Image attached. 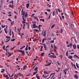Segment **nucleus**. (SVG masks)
<instances>
[{
    "label": "nucleus",
    "instance_id": "473e14b6",
    "mask_svg": "<svg viewBox=\"0 0 79 79\" xmlns=\"http://www.w3.org/2000/svg\"><path fill=\"white\" fill-rule=\"evenodd\" d=\"M73 66H74V68H75V69H77V68H76V65H75V64H73Z\"/></svg>",
    "mask_w": 79,
    "mask_h": 79
},
{
    "label": "nucleus",
    "instance_id": "0e129e2a",
    "mask_svg": "<svg viewBox=\"0 0 79 79\" xmlns=\"http://www.w3.org/2000/svg\"><path fill=\"white\" fill-rule=\"evenodd\" d=\"M25 50L26 51L27 50H28V48H25Z\"/></svg>",
    "mask_w": 79,
    "mask_h": 79
},
{
    "label": "nucleus",
    "instance_id": "3c124183",
    "mask_svg": "<svg viewBox=\"0 0 79 79\" xmlns=\"http://www.w3.org/2000/svg\"><path fill=\"white\" fill-rule=\"evenodd\" d=\"M53 79H55V77H53V76H52V77H51V79H53Z\"/></svg>",
    "mask_w": 79,
    "mask_h": 79
},
{
    "label": "nucleus",
    "instance_id": "4468645a",
    "mask_svg": "<svg viewBox=\"0 0 79 79\" xmlns=\"http://www.w3.org/2000/svg\"><path fill=\"white\" fill-rule=\"evenodd\" d=\"M64 15L66 18V20H68V17H68V15H67V14H66V13H65Z\"/></svg>",
    "mask_w": 79,
    "mask_h": 79
},
{
    "label": "nucleus",
    "instance_id": "f8f14e48",
    "mask_svg": "<svg viewBox=\"0 0 79 79\" xmlns=\"http://www.w3.org/2000/svg\"><path fill=\"white\" fill-rule=\"evenodd\" d=\"M68 58L70 59H73V56H68Z\"/></svg>",
    "mask_w": 79,
    "mask_h": 79
},
{
    "label": "nucleus",
    "instance_id": "c03bdc74",
    "mask_svg": "<svg viewBox=\"0 0 79 79\" xmlns=\"http://www.w3.org/2000/svg\"><path fill=\"white\" fill-rule=\"evenodd\" d=\"M21 74V73H17V76H21V75H20V74Z\"/></svg>",
    "mask_w": 79,
    "mask_h": 79
},
{
    "label": "nucleus",
    "instance_id": "69168bd1",
    "mask_svg": "<svg viewBox=\"0 0 79 79\" xmlns=\"http://www.w3.org/2000/svg\"><path fill=\"white\" fill-rule=\"evenodd\" d=\"M31 47H28V50H31Z\"/></svg>",
    "mask_w": 79,
    "mask_h": 79
},
{
    "label": "nucleus",
    "instance_id": "f257e3e1",
    "mask_svg": "<svg viewBox=\"0 0 79 79\" xmlns=\"http://www.w3.org/2000/svg\"><path fill=\"white\" fill-rule=\"evenodd\" d=\"M22 16V19H23V21L22 22V23H24L25 24L26 22V18H27V16H28V15L27 14V12H25L24 11L23 12V9L21 11V15H23Z\"/></svg>",
    "mask_w": 79,
    "mask_h": 79
},
{
    "label": "nucleus",
    "instance_id": "39448f33",
    "mask_svg": "<svg viewBox=\"0 0 79 79\" xmlns=\"http://www.w3.org/2000/svg\"><path fill=\"white\" fill-rule=\"evenodd\" d=\"M33 27L34 29H35V28H37V27H37V26L36 25L35 23L33 24Z\"/></svg>",
    "mask_w": 79,
    "mask_h": 79
},
{
    "label": "nucleus",
    "instance_id": "2eb2a0df",
    "mask_svg": "<svg viewBox=\"0 0 79 79\" xmlns=\"http://www.w3.org/2000/svg\"><path fill=\"white\" fill-rule=\"evenodd\" d=\"M73 47L74 49H76V44H73Z\"/></svg>",
    "mask_w": 79,
    "mask_h": 79
},
{
    "label": "nucleus",
    "instance_id": "f3484780",
    "mask_svg": "<svg viewBox=\"0 0 79 79\" xmlns=\"http://www.w3.org/2000/svg\"><path fill=\"white\" fill-rule=\"evenodd\" d=\"M38 72V70H36V72H34L33 73V75H35L36 74V73H37V72Z\"/></svg>",
    "mask_w": 79,
    "mask_h": 79
},
{
    "label": "nucleus",
    "instance_id": "864d4df0",
    "mask_svg": "<svg viewBox=\"0 0 79 79\" xmlns=\"http://www.w3.org/2000/svg\"><path fill=\"white\" fill-rule=\"evenodd\" d=\"M50 17H51V13H50L49 16L48 18V19H50Z\"/></svg>",
    "mask_w": 79,
    "mask_h": 79
},
{
    "label": "nucleus",
    "instance_id": "0eeeda50",
    "mask_svg": "<svg viewBox=\"0 0 79 79\" xmlns=\"http://www.w3.org/2000/svg\"><path fill=\"white\" fill-rule=\"evenodd\" d=\"M50 65H51V63H49L45 65V66H50Z\"/></svg>",
    "mask_w": 79,
    "mask_h": 79
},
{
    "label": "nucleus",
    "instance_id": "9b49d317",
    "mask_svg": "<svg viewBox=\"0 0 79 79\" xmlns=\"http://www.w3.org/2000/svg\"><path fill=\"white\" fill-rule=\"evenodd\" d=\"M73 57L74 58H77L78 59H79V57L76 54L74 55Z\"/></svg>",
    "mask_w": 79,
    "mask_h": 79
},
{
    "label": "nucleus",
    "instance_id": "c85d7f7f",
    "mask_svg": "<svg viewBox=\"0 0 79 79\" xmlns=\"http://www.w3.org/2000/svg\"><path fill=\"white\" fill-rule=\"evenodd\" d=\"M44 74H48V72L47 71H44Z\"/></svg>",
    "mask_w": 79,
    "mask_h": 79
},
{
    "label": "nucleus",
    "instance_id": "20e7f679",
    "mask_svg": "<svg viewBox=\"0 0 79 79\" xmlns=\"http://www.w3.org/2000/svg\"><path fill=\"white\" fill-rule=\"evenodd\" d=\"M50 58H56V56L55 55H51L49 56Z\"/></svg>",
    "mask_w": 79,
    "mask_h": 79
},
{
    "label": "nucleus",
    "instance_id": "ddd939ff",
    "mask_svg": "<svg viewBox=\"0 0 79 79\" xmlns=\"http://www.w3.org/2000/svg\"><path fill=\"white\" fill-rule=\"evenodd\" d=\"M33 18H34L35 19H36V20H37V21H39V19H38L37 17L36 16L35 17V16H34L33 17Z\"/></svg>",
    "mask_w": 79,
    "mask_h": 79
},
{
    "label": "nucleus",
    "instance_id": "ea45409f",
    "mask_svg": "<svg viewBox=\"0 0 79 79\" xmlns=\"http://www.w3.org/2000/svg\"><path fill=\"white\" fill-rule=\"evenodd\" d=\"M55 10H54L53 12V14L52 15L53 16H54L55 15Z\"/></svg>",
    "mask_w": 79,
    "mask_h": 79
},
{
    "label": "nucleus",
    "instance_id": "603ef678",
    "mask_svg": "<svg viewBox=\"0 0 79 79\" xmlns=\"http://www.w3.org/2000/svg\"><path fill=\"white\" fill-rule=\"evenodd\" d=\"M11 54L10 53L9 55H8V57H10V56H11Z\"/></svg>",
    "mask_w": 79,
    "mask_h": 79
},
{
    "label": "nucleus",
    "instance_id": "de8ad7c7",
    "mask_svg": "<svg viewBox=\"0 0 79 79\" xmlns=\"http://www.w3.org/2000/svg\"><path fill=\"white\" fill-rule=\"evenodd\" d=\"M5 46H3V49L4 50H5Z\"/></svg>",
    "mask_w": 79,
    "mask_h": 79
},
{
    "label": "nucleus",
    "instance_id": "774afa93",
    "mask_svg": "<svg viewBox=\"0 0 79 79\" xmlns=\"http://www.w3.org/2000/svg\"><path fill=\"white\" fill-rule=\"evenodd\" d=\"M8 16L9 17H10V16H11V15L10 14V15H8Z\"/></svg>",
    "mask_w": 79,
    "mask_h": 79
},
{
    "label": "nucleus",
    "instance_id": "a211bd4d",
    "mask_svg": "<svg viewBox=\"0 0 79 79\" xmlns=\"http://www.w3.org/2000/svg\"><path fill=\"white\" fill-rule=\"evenodd\" d=\"M71 40H76V38H75V37H73L71 38Z\"/></svg>",
    "mask_w": 79,
    "mask_h": 79
},
{
    "label": "nucleus",
    "instance_id": "2f4dec72",
    "mask_svg": "<svg viewBox=\"0 0 79 79\" xmlns=\"http://www.w3.org/2000/svg\"><path fill=\"white\" fill-rule=\"evenodd\" d=\"M23 29H24V28L25 27V26H26V25H25V24H23Z\"/></svg>",
    "mask_w": 79,
    "mask_h": 79
},
{
    "label": "nucleus",
    "instance_id": "5701e85b",
    "mask_svg": "<svg viewBox=\"0 0 79 79\" xmlns=\"http://www.w3.org/2000/svg\"><path fill=\"white\" fill-rule=\"evenodd\" d=\"M17 67L18 70H19V69H20V67H19V66L18 65H17Z\"/></svg>",
    "mask_w": 79,
    "mask_h": 79
},
{
    "label": "nucleus",
    "instance_id": "09e8293b",
    "mask_svg": "<svg viewBox=\"0 0 79 79\" xmlns=\"http://www.w3.org/2000/svg\"><path fill=\"white\" fill-rule=\"evenodd\" d=\"M50 43H54V40H52L50 41Z\"/></svg>",
    "mask_w": 79,
    "mask_h": 79
},
{
    "label": "nucleus",
    "instance_id": "f704fd0d",
    "mask_svg": "<svg viewBox=\"0 0 79 79\" xmlns=\"http://www.w3.org/2000/svg\"><path fill=\"white\" fill-rule=\"evenodd\" d=\"M37 69H38V67H36L35 69L34 70L35 71H37Z\"/></svg>",
    "mask_w": 79,
    "mask_h": 79
},
{
    "label": "nucleus",
    "instance_id": "c9c22d12",
    "mask_svg": "<svg viewBox=\"0 0 79 79\" xmlns=\"http://www.w3.org/2000/svg\"><path fill=\"white\" fill-rule=\"evenodd\" d=\"M60 33H63V29H61L60 30Z\"/></svg>",
    "mask_w": 79,
    "mask_h": 79
},
{
    "label": "nucleus",
    "instance_id": "9d476101",
    "mask_svg": "<svg viewBox=\"0 0 79 79\" xmlns=\"http://www.w3.org/2000/svg\"><path fill=\"white\" fill-rule=\"evenodd\" d=\"M9 6L10 7V8H13V7L14 6V5L13 4H10V5H9Z\"/></svg>",
    "mask_w": 79,
    "mask_h": 79
},
{
    "label": "nucleus",
    "instance_id": "aec40b11",
    "mask_svg": "<svg viewBox=\"0 0 79 79\" xmlns=\"http://www.w3.org/2000/svg\"><path fill=\"white\" fill-rule=\"evenodd\" d=\"M25 47L26 46H23L21 48H20V50H23V48H25Z\"/></svg>",
    "mask_w": 79,
    "mask_h": 79
},
{
    "label": "nucleus",
    "instance_id": "6ab92c4d",
    "mask_svg": "<svg viewBox=\"0 0 79 79\" xmlns=\"http://www.w3.org/2000/svg\"><path fill=\"white\" fill-rule=\"evenodd\" d=\"M26 6L27 8H29V3L27 4Z\"/></svg>",
    "mask_w": 79,
    "mask_h": 79
},
{
    "label": "nucleus",
    "instance_id": "c756f323",
    "mask_svg": "<svg viewBox=\"0 0 79 79\" xmlns=\"http://www.w3.org/2000/svg\"><path fill=\"white\" fill-rule=\"evenodd\" d=\"M6 38H7V39H9V40H10V36H6Z\"/></svg>",
    "mask_w": 79,
    "mask_h": 79
},
{
    "label": "nucleus",
    "instance_id": "6e6d98bb",
    "mask_svg": "<svg viewBox=\"0 0 79 79\" xmlns=\"http://www.w3.org/2000/svg\"><path fill=\"white\" fill-rule=\"evenodd\" d=\"M14 74H15V73H14L13 74H12L11 76L10 75H9L10 77H13V76H14Z\"/></svg>",
    "mask_w": 79,
    "mask_h": 79
},
{
    "label": "nucleus",
    "instance_id": "7ed1b4c3",
    "mask_svg": "<svg viewBox=\"0 0 79 79\" xmlns=\"http://www.w3.org/2000/svg\"><path fill=\"white\" fill-rule=\"evenodd\" d=\"M68 69H64L63 70L65 75H66V73H67V72H68Z\"/></svg>",
    "mask_w": 79,
    "mask_h": 79
},
{
    "label": "nucleus",
    "instance_id": "4be33fe9",
    "mask_svg": "<svg viewBox=\"0 0 79 79\" xmlns=\"http://www.w3.org/2000/svg\"><path fill=\"white\" fill-rule=\"evenodd\" d=\"M27 66L26 65H25L23 67V70H24L26 69V68H27Z\"/></svg>",
    "mask_w": 79,
    "mask_h": 79
},
{
    "label": "nucleus",
    "instance_id": "412c9836",
    "mask_svg": "<svg viewBox=\"0 0 79 79\" xmlns=\"http://www.w3.org/2000/svg\"><path fill=\"white\" fill-rule=\"evenodd\" d=\"M37 75H38V74H36V76L37 78L38 79H40V77H39V76Z\"/></svg>",
    "mask_w": 79,
    "mask_h": 79
},
{
    "label": "nucleus",
    "instance_id": "e433bc0d",
    "mask_svg": "<svg viewBox=\"0 0 79 79\" xmlns=\"http://www.w3.org/2000/svg\"><path fill=\"white\" fill-rule=\"evenodd\" d=\"M54 50H56V46L55 44L54 45Z\"/></svg>",
    "mask_w": 79,
    "mask_h": 79
},
{
    "label": "nucleus",
    "instance_id": "b1692460",
    "mask_svg": "<svg viewBox=\"0 0 79 79\" xmlns=\"http://www.w3.org/2000/svg\"><path fill=\"white\" fill-rule=\"evenodd\" d=\"M40 21H43V22H44V21H45V20H44V19H40Z\"/></svg>",
    "mask_w": 79,
    "mask_h": 79
},
{
    "label": "nucleus",
    "instance_id": "052dcab7",
    "mask_svg": "<svg viewBox=\"0 0 79 79\" xmlns=\"http://www.w3.org/2000/svg\"><path fill=\"white\" fill-rule=\"evenodd\" d=\"M77 49H79V44H78L77 45Z\"/></svg>",
    "mask_w": 79,
    "mask_h": 79
},
{
    "label": "nucleus",
    "instance_id": "393cba45",
    "mask_svg": "<svg viewBox=\"0 0 79 79\" xmlns=\"http://www.w3.org/2000/svg\"><path fill=\"white\" fill-rule=\"evenodd\" d=\"M47 11H48V12H50V11H51V10L49 9H48L46 10Z\"/></svg>",
    "mask_w": 79,
    "mask_h": 79
},
{
    "label": "nucleus",
    "instance_id": "4d7b16f0",
    "mask_svg": "<svg viewBox=\"0 0 79 79\" xmlns=\"http://www.w3.org/2000/svg\"><path fill=\"white\" fill-rule=\"evenodd\" d=\"M57 64L58 65H60V63H59V62H58V60L57 61Z\"/></svg>",
    "mask_w": 79,
    "mask_h": 79
},
{
    "label": "nucleus",
    "instance_id": "13d9d810",
    "mask_svg": "<svg viewBox=\"0 0 79 79\" xmlns=\"http://www.w3.org/2000/svg\"><path fill=\"white\" fill-rule=\"evenodd\" d=\"M51 54H53L54 55H55V53L53 52H51Z\"/></svg>",
    "mask_w": 79,
    "mask_h": 79
},
{
    "label": "nucleus",
    "instance_id": "bb28decb",
    "mask_svg": "<svg viewBox=\"0 0 79 79\" xmlns=\"http://www.w3.org/2000/svg\"><path fill=\"white\" fill-rule=\"evenodd\" d=\"M34 31H35V32H39V30H38L37 29H35L34 30Z\"/></svg>",
    "mask_w": 79,
    "mask_h": 79
},
{
    "label": "nucleus",
    "instance_id": "cd10ccee",
    "mask_svg": "<svg viewBox=\"0 0 79 79\" xmlns=\"http://www.w3.org/2000/svg\"><path fill=\"white\" fill-rule=\"evenodd\" d=\"M14 21L11 22V26H13V24H14Z\"/></svg>",
    "mask_w": 79,
    "mask_h": 79
},
{
    "label": "nucleus",
    "instance_id": "37998d69",
    "mask_svg": "<svg viewBox=\"0 0 79 79\" xmlns=\"http://www.w3.org/2000/svg\"><path fill=\"white\" fill-rule=\"evenodd\" d=\"M4 71H5V69H2V70L1 71V73H3V72H4Z\"/></svg>",
    "mask_w": 79,
    "mask_h": 79
},
{
    "label": "nucleus",
    "instance_id": "e2e57ef3",
    "mask_svg": "<svg viewBox=\"0 0 79 79\" xmlns=\"http://www.w3.org/2000/svg\"><path fill=\"white\" fill-rule=\"evenodd\" d=\"M8 20L10 21V22H11V21H12V20L11 19H10V18L8 19Z\"/></svg>",
    "mask_w": 79,
    "mask_h": 79
},
{
    "label": "nucleus",
    "instance_id": "dca6fc26",
    "mask_svg": "<svg viewBox=\"0 0 79 79\" xmlns=\"http://www.w3.org/2000/svg\"><path fill=\"white\" fill-rule=\"evenodd\" d=\"M74 77L75 78V79H77L78 78V76H77V75H74Z\"/></svg>",
    "mask_w": 79,
    "mask_h": 79
},
{
    "label": "nucleus",
    "instance_id": "4c0bfd02",
    "mask_svg": "<svg viewBox=\"0 0 79 79\" xmlns=\"http://www.w3.org/2000/svg\"><path fill=\"white\" fill-rule=\"evenodd\" d=\"M59 17L60 19V21H62V19H61V16H60V15H59Z\"/></svg>",
    "mask_w": 79,
    "mask_h": 79
},
{
    "label": "nucleus",
    "instance_id": "8fccbe9b",
    "mask_svg": "<svg viewBox=\"0 0 79 79\" xmlns=\"http://www.w3.org/2000/svg\"><path fill=\"white\" fill-rule=\"evenodd\" d=\"M72 45L73 44H72V43H70L69 45H70V47H72Z\"/></svg>",
    "mask_w": 79,
    "mask_h": 79
},
{
    "label": "nucleus",
    "instance_id": "5fc2aeb1",
    "mask_svg": "<svg viewBox=\"0 0 79 79\" xmlns=\"http://www.w3.org/2000/svg\"><path fill=\"white\" fill-rule=\"evenodd\" d=\"M66 56L68 57V55H69L68 53H66Z\"/></svg>",
    "mask_w": 79,
    "mask_h": 79
},
{
    "label": "nucleus",
    "instance_id": "72a5a7b5",
    "mask_svg": "<svg viewBox=\"0 0 79 79\" xmlns=\"http://www.w3.org/2000/svg\"><path fill=\"white\" fill-rule=\"evenodd\" d=\"M55 26V24H54L53 25H52L51 27V29H52L53 27H54Z\"/></svg>",
    "mask_w": 79,
    "mask_h": 79
},
{
    "label": "nucleus",
    "instance_id": "7c9ffc66",
    "mask_svg": "<svg viewBox=\"0 0 79 79\" xmlns=\"http://www.w3.org/2000/svg\"><path fill=\"white\" fill-rule=\"evenodd\" d=\"M76 65L77 68H79V65H78V64H77V63H76Z\"/></svg>",
    "mask_w": 79,
    "mask_h": 79
},
{
    "label": "nucleus",
    "instance_id": "79ce46f5",
    "mask_svg": "<svg viewBox=\"0 0 79 79\" xmlns=\"http://www.w3.org/2000/svg\"><path fill=\"white\" fill-rule=\"evenodd\" d=\"M71 26L72 27H74V24H71Z\"/></svg>",
    "mask_w": 79,
    "mask_h": 79
},
{
    "label": "nucleus",
    "instance_id": "6e6552de",
    "mask_svg": "<svg viewBox=\"0 0 79 79\" xmlns=\"http://www.w3.org/2000/svg\"><path fill=\"white\" fill-rule=\"evenodd\" d=\"M43 45H44V47L45 49V50H47V47L45 45V44H42Z\"/></svg>",
    "mask_w": 79,
    "mask_h": 79
},
{
    "label": "nucleus",
    "instance_id": "338daca9",
    "mask_svg": "<svg viewBox=\"0 0 79 79\" xmlns=\"http://www.w3.org/2000/svg\"><path fill=\"white\" fill-rule=\"evenodd\" d=\"M30 76V74H28L26 75V76Z\"/></svg>",
    "mask_w": 79,
    "mask_h": 79
},
{
    "label": "nucleus",
    "instance_id": "680f3d73",
    "mask_svg": "<svg viewBox=\"0 0 79 79\" xmlns=\"http://www.w3.org/2000/svg\"><path fill=\"white\" fill-rule=\"evenodd\" d=\"M51 48H53V47L52 44H51Z\"/></svg>",
    "mask_w": 79,
    "mask_h": 79
},
{
    "label": "nucleus",
    "instance_id": "423d86ee",
    "mask_svg": "<svg viewBox=\"0 0 79 79\" xmlns=\"http://www.w3.org/2000/svg\"><path fill=\"white\" fill-rule=\"evenodd\" d=\"M42 35H43V36H44V37H45V36H46V31H44V33H42Z\"/></svg>",
    "mask_w": 79,
    "mask_h": 79
},
{
    "label": "nucleus",
    "instance_id": "a19ab883",
    "mask_svg": "<svg viewBox=\"0 0 79 79\" xmlns=\"http://www.w3.org/2000/svg\"><path fill=\"white\" fill-rule=\"evenodd\" d=\"M15 47H16V46L12 48H10V50H13V49H14V48H15Z\"/></svg>",
    "mask_w": 79,
    "mask_h": 79
},
{
    "label": "nucleus",
    "instance_id": "a878e982",
    "mask_svg": "<svg viewBox=\"0 0 79 79\" xmlns=\"http://www.w3.org/2000/svg\"><path fill=\"white\" fill-rule=\"evenodd\" d=\"M44 54H45V53L44 52H43L41 54V56H43L44 55Z\"/></svg>",
    "mask_w": 79,
    "mask_h": 79
},
{
    "label": "nucleus",
    "instance_id": "1a4fd4ad",
    "mask_svg": "<svg viewBox=\"0 0 79 79\" xmlns=\"http://www.w3.org/2000/svg\"><path fill=\"white\" fill-rule=\"evenodd\" d=\"M6 28H4V31L6 33V34H7V32L6 31H7V25H6Z\"/></svg>",
    "mask_w": 79,
    "mask_h": 79
},
{
    "label": "nucleus",
    "instance_id": "a18cd8bd",
    "mask_svg": "<svg viewBox=\"0 0 79 79\" xmlns=\"http://www.w3.org/2000/svg\"><path fill=\"white\" fill-rule=\"evenodd\" d=\"M6 26L5 25H4L3 26V25H2V28H4V27H5Z\"/></svg>",
    "mask_w": 79,
    "mask_h": 79
},
{
    "label": "nucleus",
    "instance_id": "58836bf2",
    "mask_svg": "<svg viewBox=\"0 0 79 79\" xmlns=\"http://www.w3.org/2000/svg\"><path fill=\"white\" fill-rule=\"evenodd\" d=\"M12 3V4H13V1H10V3Z\"/></svg>",
    "mask_w": 79,
    "mask_h": 79
},
{
    "label": "nucleus",
    "instance_id": "bf43d9fd",
    "mask_svg": "<svg viewBox=\"0 0 79 79\" xmlns=\"http://www.w3.org/2000/svg\"><path fill=\"white\" fill-rule=\"evenodd\" d=\"M3 77H6V76H5V73H4L3 74Z\"/></svg>",
    "mask_w": 79,
    "mask_h": 79
},
{
    "label": "nucleus",
    "instance_id": "49530a36",
    "mask_svg": "<svg viewBox=\"0 0 79 79\" xmlns=\"http://www.w3.org/2000/svg\"><path fill=\"white\" fill-rule=\"evenodd\" d=\"M60 59H62V58H63V56H62V55H61L60 56Z\"/></svg>",
    "mask_w": 79,
    "mask_h": 79
},
{
    "label": "nucleus",
    "instance_id": "f03ea898",
    "mask_svg": "<svg viewBox=\"0 0 79 79\" xmlns=\"http://www.w3.org/2000/svg\"><path fill=\"white\" fill-rule=\"evenodd\" d=\"M17 52H21L22 53V55H25V51L24 50H17Z\"/></svg>",
    "mask_w": 79,
    "mask_h": 79
}]
</instances>
